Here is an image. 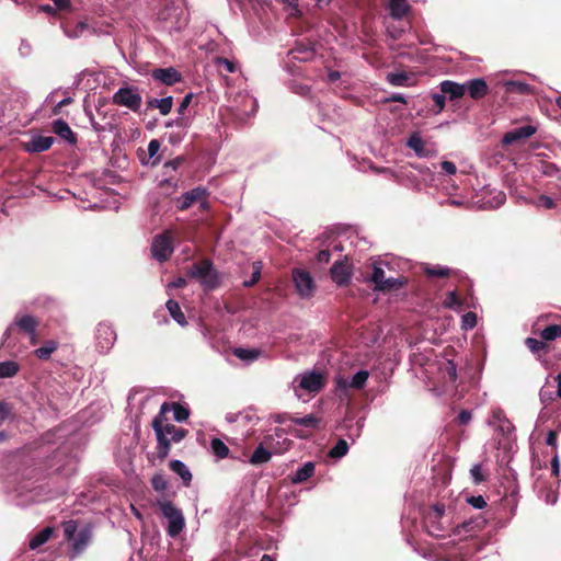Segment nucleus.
I'll return each mask as SVG.
<instances>
[{
  "label": "nucleus",
  "mask_w": 561,
  "mask_h": 561,
  "mask_svg": "<svg viewBox=\"0 0 561 561\" xmlns=\"http://www.w3.org/2000/svg\"><path fill=\"white\" fill-rule=\"evenodd\" d=\"M348 451V444L345 439H339L337 443L331 450L329 451V456L331 458H341L345 456Z\"/></svg>",
  "instance_id": "45"
},
{
  "label": "nucleus",
  "mask_w": 561,
  "mask_h": 561,
  "mask_svg": "<svg viewBox=\"0 0 561 561\" xmlns=\"http://www.w3.org/2000/svg\"><path fill=\"white\" fill-rule=\"evenodd\" d=\"M408 147H410L411 149H413L419 156L422 153V151L424 150V141L422 140V138L416 135V134H413L409 139H408Z\"/></svg>",
  "instance_id": "48"
},
{
  "label": "nucleus",
  "mask_w": 561,
  "mask_h": 561,
  "mask_svg": "<svg viewBox=\"0 0 561 561\" xmlns=\"http://www.w3.org/2000/svg\"><path fill=\"white\" fill-rule=\"evenodd\" d=\"M368 377L369 373L362 369L352 377L351 381L343 377L336 378V387L340 390H347L348 388L362 390L366 386Z\"/></svg>",
  "instance_id": "13"
},
{
  "label": "nucleus",
  "mask_w": 561,
  "mask_h": 561,
  "mask_svg": "<svg viewBox=\"0 0 561 561\" xmlns=\"http://www.w3.org/2000/svg\"><path fill=\"white\" fill-rule=\"evenodd\" d=\"M55 139L51 136H33L27 142L23 144V148L30 153H39L47 151L53 146Z\"/></svg>",
  "instance_id": "14"
},
{
  "label": "nucleus",
  "mask_w": 561,
  "mask_h": 561,
  "mask_svg": "<svg viewBox=\"0 0 561 561\" xmlns=\"http://www.w3.org/2000/svg\"><path fill=\"white\" fill-rule=\"evenodd\" d=\"M477 325V314L468 311L462 316V328L466 330L473 329Z\"/></svg>",
  "instance_id": "49"
},
{
  "label": "nucleus",
  "mask_w": 561,
  "mask_h": 561,
  "mask_svg": "<svg viewBox=\"0 0 561 561\" xmlns=\"http://www.w3.org/2000/svg\"><path fill=\"white\" fill-rule=\"evenodd\" d=\"M387 79L392 85L398 87V85H403L405 83V81L408 80V76L404 72L389 73L387 76Z\"/></svg>",
  "instance_id": "51"
},
{
  "label": "nucleus",
  "mask_w": 561,
  "mask_h": 561,
  "mask_svg": "<svg viewBox=\"0 0 561 561\" xmlns=\"http://www.w3.org/2000/svg\"><path fill=\"white\" fill-rule=\"evenodd\" d=\"M191 100H192V94H191V93H190V94H186V95L183 98V100H182V102H181V104H180V106H179V108H178L179 114H183V113H184V111H185V110L187 108V106L190 105Z\"/></svg>",
  "instance_id": "64"
},
{
  "label": "nucleus",
  "mask_w": 561,
  "mask_h": 561,
  "mask_svg": "<svg viewBox=\"0 0 561 561\" xmlns=\"http://www.w3.org/2000/svg\"><path fill=\"white\" fill-rule=\"evenodd\" d=\"M233 354L242 360H255L260 356V351L256 348H234Z\"/></svg>",
  "instance_id": "43"
},
{
  "label": "nucleus",
  "mask_w": 561,
  "mask_h": 561,
  "mask_svg": "<svg viewBox=\"0 0 561 561\" xmlns=\"http://www.w3.org/2000/svg\"><path fill=\"white\" fill-rule=\"evenodd\" d=\"M536 131H537V128L533 125H524V126L514 128L504 134V136L502 138V145L507 147L513 144L524 141V140L530 138Z\"/></svg>",
  "instance_id": "10"
},
{
  "label": "nucleus",
  "mask_w": 561,
  "mask_h": 561,
  "mask_svg": "<svg viewBox=\"0 0 561 561\" xmlns=\"http://www.w3.org/2000/svg\"><path fill=\"white\" fill-rule=\"evenodd\" d=\"M467 502L474 508L482 510L486 506V501L482 495H472L467 499Z\"/></svg>",
  "instance_id": "56"
},
{
  "label": "nucleus",
  "mask_w": 561,
  "mask_h": 561,
  "mask_svg": "<svg viewBox=\"0 0 561 561\" xmlns=\"http://www.w3.org/2000/svg\"><path fill=\"white\" fill-rule=\"evenodd\" d=\"M440 168L447 174H455L456 171H457V168H456L455 163L451 162V161H443L440 163Z\"/></svg>",
  "instance_id": "62"
},
{
  "label": "nucleus",
  "mask_w": 561,
  "mask_h": 561,
  "mask_svg": "<svg viewBox=\"0 0 561 561\" xmlns=\"http://www.w3.org/2000/svg\"><path fill=\"white\" fill-rule=\"evenodd\" d=\"M445 514V505L440 503H436L432 506L431 511L427 513L425 520L433 522L434 519H440Z\"/></svg>",
  "instance_id": "46"
},
{
  "label": "nucleus",
  "mask_w": 561,
  "mask_h": 561,
  "mask_svg": "<svg viewBox=\"0 0 561 561\" xmlns=\"http://www.w3.org/2000/svg\"><path fill=\"white\" fill-rule=\"evenodd\" d=\"M289 56L298 61L311 60L314 56V49L304 43H298L293 49L289 50Z\"/></svg>",
  "instance_id": "19"
},
{
  "label": "nucleus",
  "mask_w": 561,
  "mask_h": 561,
  "mask_svg": "<svg viewBox=\"0 0 561 561\" xmlns=\"http://www.w3.org/2000/svg\"><path fill=\"white\" fill-rule=\"evenodd\" d=\"M217 65L219 67H224L225 70L229 73H233L236 71V65L233 61L227 59V58H224V57H219L217 59Z\"/></svg>",
  "instance_id": "58"
},
{
  "label": "nucleus",
  "mask_w": 561,
  "mask_h": 561,
  "mask_svg": "<svg viewBox=\"0 0 561 561\" xmlns=\"http://www.w3.org/2000/svg\"><path fill=\"white\" fill-rule=\"evenodd\" d=\"M186 275L190 278L197 279L206 290H214L220 284V274L209 259H203L193 263L187 270Z\"/></svg>",
  "instance_id": "2"
},
{
  "label": "nucleus",
  "mask_w": 561,
  "mask_h": 561,
  "mask_svg": "<svg viewBox=\"0 0 561 561\" xmlns=\"http://www.w3.org/2000/svg\"><path fill=\"white\" fill-rule=\"evenodd\" d=\"M59 343L55 340H47L44 344L34 351V355L42 360H48L51 354L57 351Z\"/></svg>",
  "instance_id": "26"
},
{
  "label": "nucleus",
  "mask_w": 561,
  "mask_h": 561,
  "mask_svg": "<svg viewBox=\"0 0 561 561\" xmlns=\"http://www.w3.org/2000/svg\"><path fill=\"white\" fill-rule=\"evenodd\" d=\"M62 526H64V534H65L66 540L71 541L78 534L77 533V529H78L77 522L70 519L68 522H65L62 524Z\"/></svg>",
  "instance_id": "47"
},
{
  "label": "nucleus",
  "mask_w": 561,
  "mask_h": 561,
  "mask_svg": "<svg viewBox=\"0 0 561 561\" xmlns=\"http://www.w3.org/2000/svg\"><path fill=\"white\" fill-rule=\"evenodd\" d=\"M173 106V98L167 96L163 99H156L151 98L147 101V107L148 108H158L160 111V114L165 116L168 115Z\"/></svg>",
  "instance_id": "22"
},
{
  "label": "nucleus",
  "mask_w": 561,
  "mask_h": 561,
  "mask_svg": "<svg viewBox=\"0 0 561 561\" xmlns=\"http://www.w3.org/2000/svg\"><path fill=\"white\" fill-rule=\"evenodd\" d=\"M168 413L169 402L165 401L161 404L159 413L154 416L151 423L157 438L156 455L160 461H163L169 456V443L163 434L164 427H167V424H170L168 422Z\"/></svg>",
  "instance_id": "3"
},
{
  "label": "nucleus",
  "mask_w": 561,
  "mask_h": 561,
  "mask_svg": "<svg viewBox=\"0 0 561 561\" xmlns=\"http://www.w3.org/2000/svg\"><path fill=\"white\" fill-rule=\"evenodd\" d=\"M163 434L167 437V440L169 443V450H170L171 444L172 443L176 444V443H180L181 440H183L187 436L188 431L183 427H178L173 424H167V427H164V430H163Z\"/></svg>",
  "instance_id": "21"
},
{
  "label": "nucleus",
  "mask_w": 561,
  "mask_h": 561,
  "mask_svg": "<svg viewBox=\"0 0 561 561\" xmlns=\"http://www.w3.org/2000/svg\"><path fill=\"white\" fill-rule=\"evenodd\" d=\"M151 77L165 85H173L174 83L181 81V73L172 67L157 68L152 70Z\"/></svg>",
  "instance_id": "16"
},
{
  "label": "nucleus",
  "mask_w": 561,
  "mask_h": 561,
  "mask_svg": "<svg viewBox=\"0 0 561 561\" xmlns=\"http://www.w3.org/2000/svg\"><path fill=\"white\" fill-rule=\"evenodd\" d=\"M485 523L486 520L480 517L466 520L456 527V534H461V531L468 534L479 531L484 527Z\"/></svg>",
  "instance_id": "27"
},
{
  "label": "nucleus",
  "mask_w": 561,
  "mask_h": 561,
  "mask_svg": "<svg viewBox=\"0 0 561 561\" xmlns=\"http://www.w3.org/2000/svg\"><path fill=\"white\" fill-rule=\"evenodd\" d=\"M383 265L388 266L389 264L381 261H374L366 266L367 270L371 271L366 279L375 284V290L388 293L398 290L407 285L408 280L405 277H387Z\"/></svg>",
  "instance_id": "1"
},
{
  "label": "nucleus",
  "mask_w": 561,
  "mask_h": 561,
  "mask_svg": "<svg viewBox=\"0 0 561 561\" xmlns=\"http://www.w3.org/2000/svg\"><path fill=\"white\" fill-rule=\"evenodd\" d=\"M425 523H426L427 531L430 535L436 536V537L442 536L439 533L443 531V527L439 524V519L433 518V522L425 520Z\"/></svg>",
  "instance_id": "52"
},
{
  "label": "nucleus",
  "mask_w": 561,
  "mask_h": 561,
  "mask_svg": "<svg viewBox=\"0 0 561 561\" xmlns=\"http://www.w3.org/2000/svg\"><path fill=\"white\" fill-rule=\"evenodd\" d=\"M293 278L297 293L302 298H308L313 295L314 282L309 272L305 270H295Z\"/></svg>",
  "instance_id": "7"
},
{
  "label": "nucleus",
  "mask_w": 561,
  "mask_h": 561,
  "mask_svg": "<svg viewBox=\"0 0 561 561\" xmlns=\"http://www.w3.org/2000/svg\"><path fill=\"white\" fill-rule=\"evenodd\" d=\"M290 422L296 424V425H299V426H304V427H307V428H311V430H316L319 427V424L321 422V420L313 415V414H308L304 417H289Z\"/></svg>",
  "instance_id": "35"
},
{
  "label": "nucleus",
  "mask_w": 561,
  "mask_h": 561,
  "mask_svg": "<svg viewBox=\"0 0 561 561\" xmlns=\"http://www.w3.org/2000/svg\"><path fill=\"white\" fill-rule=\"evenodd\" d=\"M208 192L205 187L198 186L188 192H185L178 198L176 207L179 210L188 209L194 203L207 198Z\"/></svg>",
  "instance_id": "11"
},
{
  "label": "nucleus",
  "mask_w": 561,
  "mask_h": 561,
  "mask_svg": "<svg viewBox=\"0 0 561 561\" xmlns=\"http://www.w3.org/2000/svg\"><path fill=\"white\" fill-rule=\"evenodd\" d=\"M424 273L428 277H438V278H445L449 277L451 275V270L448 267H444L440 265L430 266L426 265L423 268Z\"/></svg>",
  "instance_id": "40"
},
{
  "label": "nucleus",
  "mask_w": 561,
  "mask_h": 561,
  "mask_svg": "<svg viewBox=\"0 0 561 561\" xmlns=\"http://www.w3.org/2000/svg\"><path fill=\"white\" fill-rule=\"evenodd\" d=\"M324 383V376L321 373L308 371L301 376L299 387L309 392H319Z\"/></svg>",
  "instance_id": "12"
},
{
  "label": "nucleus",
  "mask_w": 561,
  "mask_h": 561,
  "mask_svg": "<svg viewBox=\"0 0 561 561\" xmlns=\"http://www.w3.org/2000/svg\"><path fill=\"white\" fill-rule=\"evenodd\" d=\"M173 411V417L176 422H185L190 417L188 408L179 402H169V412Z\"/></svg>",
  "instance_id": "36"
},
{
  "label": "nucleus",
  "mask_w": 561,
  "mask_h": 561,
  "mask_svg": "<svg viewBox=\"0 0 561 561\" xmlns=\"http://www.w3.org/2000/svg\"><path fill=\"white\" fill-rule=\"evenodd\" d=\"M15 324L19 327L21 331L28 334H34L38 325V321L33 316L26 314L16 319Z\"/></svg>",
  "instance_id": "32"
},
{
  "label": "nucleus",
  "mask_w": 561,
  "mask_h": 561,
  "mask_svg": "<svg viewBox=\"0 0 561 561\" xmlns=\"http://www.w3.org/2000/svg\"><path fill=\"white\" fill-rule=\"evenodd\" d=\"M167 309L170 313V316L180 324L185 325L187 324L186 318L184 313L181 310V307L178 301L170 299L165 304Z\"/></svg>",
  "instance_id": "34"
},
{
  "label": "nucleus",
  "mask_w": 561,
  "mask_h": 561,
  "mask_svg": "<svg viewBox=\"0 0 561 561\" xmlns=\"http://www.w3.org/2000/svg\"><path fill=\"white\" fill-rule=\"evenodd\" d=\"M390 14L396 20H401L410 10L407 0H390L389 2Z\"/></svg>",
  "instance_id": "29"
},
{
  "label": "nucleus",
  "mask_w": 561,
  "mask_h": 561,
  "mask_svg": "<svg viewBox=\"0 0 561 561\" xmlns=\"http://www.w3.org/2000/svg\"><path fill=\"white\" fill-rule=\"evenodd\" d=\"M330 275L337 286H347L352 276V266L347 259L334 262L330 268Z\"/></svg>",
  "instance_id": "9"
},
{
  "label": "nucleus",
  "mask_w": 561,
  "mask_h": 561,
  "mask_svg": "<svg viewBox=\"0 0 561 561\" xmlns=\"http://www.w3.org/2000/svg\"><path fill=\"white\" fill-rule=\"evenodd\" d=\"M53 131L70 145L77 144V135L72 131L67 122L59 118L53 122Z\"/></svg>",
  "instance_id": "18"
},
{
  "label": "nucleus",
  "mask_w": 561,
  "mask_h": 561,
  "mask_svg": "<svg viewBox=\"0 0 561 561\" xmlns=\"http://www.w3.org/2000/svg\"><path fill=\"white\" fill-rule=\"evenodd\" d=\"M185 162L183 156H179L173 160L167 161L162 167V174L165 176L161 182V187H171L175 190L178 187V179L174 173L178 172L179 168Z\"/></svg>",
  "instance_id": "8"
},
{
  "label": "nucleus",
  "mask_w": 561,
  "mask_h": 561,
  "mask_svg": "<svg viewBox=\"0 0 561 561\" xmlns=\"http://www.w3.org/2000/svg\"><path fill=\"white\" fill-rule=\"evenodd\" d=\"M15 419V412L14 407L12 403L1 400L0 401V425H2L5 421L14 420Z\"/></svg>",
  "instance_id": "41"
},
{
  "label": "nucleus",
  "mask_w": 561,
  "mask_h": 561,
  "mask_svg": "<svg viewBox=\"0 0 561 561\" xmlns=\"http://www.w3.org/2000/svg\"><path fill=\"white\" fill-rule=\"evenodd\" d=\"M92 538V531L89 528L80 529L77 536L71 540L72 541V552L71 558H75L81 554L88 545L90 543Z\"/></svg>",
  "instance_id": "17"
},
{
  "label": "nucleus",
  "mask_w": 561,
  "mask_h": 561,
  "mask_svg": "<svg viewBox=\"0 0 561 561\" xmlns=\"http://www.w3.org/2000/svg\"><path fill=\"white\" fill-rule=\"evenodd\" d=\"M53 534H54L53 527H45L44 529H42L41 531H38L31 538V540L28 542L30 549L35 550V549L39 548L41 546L46 543L51 538Z\"/></svg>",
  "instance_id": "24"
},
{
  "label": "nucleus",
  "mask_w": 561,
  "mask_h": 561,
  "mask_svg": "<svg viewBox=\"0 0 561 561\" xmlns=\"http://www.w3.org/2000/svg\"><path fill=\"white\" fill-rule=\"evenodd\" d=\"M537 204L546 209H553L557 206L556 202L550 196L543 194L538 197Z\"/></svg>",
  "instance_id": "57"
},
{
  "label": "nucleus",
  "mask_w": 561,
  "mask_h": 561,
  "mask_svg": "<svg viewBox=\"0 0 561 561\" xmlns=\"http://www.w3.org/2000/svg\"><path fill=\"white\" fill-rule=\"evenodd\" d=\"M160 150V141L158 139H151L148 145V160H142L145 164H151V167H156L160 163V157H156L158 151Z\"/></svg>",
  "instance_id": "37"
},
{
  "label": "nucleus",
  "mask_w": 561,
  "mask_h": 561,
  "mask_svg": "<svg viewBox=\"0 0 561 561\" xmlns=\"http://www.w3.org/2000/svg\"><path fill=\"white\" fill-rule=\"evenodd\" d=\"M210 449L211 453L219 459H224L229 455V447L220 438L217 437H214L210 440Z\"/></svg>",
  "instance_id": "38"
},
{
  "label": "nucleus",
  "mask_w": 561,
  "mask_h": 561,
  "mask_svg": "<svg viewBox=\"0 0 561 561\" xmlns=\"http://www.w3.org/2000/svg\"><path fill=\"white\" fill-rule=\"evenodd\" d=\"M151 484L156 491H164L168 488V482L161 474H156L151 480Z\"/></svg>",
  "instance_id": "54"
},
{
  "label": "nucleus",
  "mask_w": 561,
  "mask_h": 561,
  "mask_svg": "<svg viewBox=\"0 0 561 561\" xmlns=\"http://www.w3.org/2000/svg\"><path fill=\"white\" fill-rule=\"evenodd\" d=\"M169 467L173 472H175L176 474H179L182 478L183 483L186 486L190 485V483L192 481V473L181 460H172L170 462Z\"/></svg>",
  "instance_id": "31"
},
{
  "label": "nucleus",
  "mask_w": 561,
  "mask_h": 561,
  "mask_svg": "<svg viewBox=\"0 0 561 561\" xmlns=\"http://www.w3.org/2000/svg\"><path fill=\"white\" fill-rule=\"evenodd\" d=\"M162 515L168 519L167 533L170 537H178L185 526V519L180 508H178L171 501H158Z\"/></svg>",
  "instance_id": "4"
},
{
  "label": "nucleus",
  "mask_w": 561,
  "mask_h": 561,
  "mask_svg": "<svg viewBox=\"0 0 561 561\" xmlns=\"http://www.w3.org/2000/svg\"><path fill=\"white\" fill-rule=\"evenodd\" d=\"M330 259H331V253L329 250H321L318 254H317V261L319 263H323V264H327L330 262Z\"/></svg>",
  "instance_id": "63"
},
{
  "label": "nucleus",
  "mask_w": 561,
  "mask_h": 561,
  "mask_svg": "<svg viewBox=\"0 0 561 561\" xmlns=\"http://www.w3.org/2000/svg\"><path fill=\"white\" fill-rule=\"evenodd\" d=\"M116 339V334L114 330L104 323H100L96 328V340H98V346L100 347L101 352L107 351L112 347L114 344V341Z\"/></svg>",
  "instance_id": "15"
},
{
  "label": "nucleus",
  "mask_w": 561,
  "mask_h": 561,
  "mask_svg": "<svg viewBox=\"0 0 561 561\" xmlns=\"http://www.w3.org/2000/svg\"><path fill=\"white\" fill-rule=\"evenodd\" d=\"M20 370V366L16 362L5 360L0 363V379L11 378L15 376Z\"/></svg>",
  "instance_id": "39"
},
{
  "label": "nucleus",
  "mask_w": 561,
  "mask_h": 561,
  "mask_svg": "<svg viewBox=\"0 0 561 561\" xmlns=\"http://www.w3.org/2000/svg\"><path fill=\"white\" fill-rule=\"evenodd\" d=\"M472 419L471 412L468 410H461L457 416V421L461 425H467Z\"/></svg>",
  "instance_id": "61"
},
{
  "label": "nucleus",
  "mask_w": 561,
  "mask_h": 561,
  "mask_svg": "<svg viewBox=\"0 0 561 561\" xmlns=\"http://www.w3.org/2000/svg\"><path fill=\"white\" fill-rule=\"evenodd\" d=\"M152 256L159 262L168 261L173 253L172 233L164 231L154 237L151 245Z\"/></svg>",
  "instance_id": "6"
},
{
  "label": "nucleus",
  "mask_w": 561,
  "mask_h": 561,
  "mask_svg": "<svg viewBox=\"0 0 561 561\" xmlns=\"http://www.w3.org/2000/svg\"><path fill=\"white\" fill-rule=\"evenodd\" d=\"M314 473V463L311 461L306 462L301 468H299L295 474L291 477V481L294 483H302L311 478Z\"/></svg>",
  "instance_id": "30"
},
{
  "label": "nucleus",
  "mask_w": 561,
  "mask_h": 561,
  "mask_svg": "<svg viewBox=\"0 0 561 561\" xmlns=\"http://www.w3.org/2000/svg\"><path fill=\"white\" fill-rule=\"evenodd\" d=\"M556 397H557L556 392H553V391H550L546 388H542L540 390V400L545 404L551 403L556 399Z\"/></svg>",
  "instance_id": "59"
},
{
  "label": "nucleus",
  "mask_w": 561,
  "mask_h": 561,
  "mask_svg": "<svg viewBox=\"0 0 561 561\" xmlns=\"http://www.w3.org/2000/svg\"><path fill=\"white\" fill-rule=\"evenodd\" d=\"M439 87L440 92H443L445 96L448 95L450 100L459 99L463 96L466 92L465 85L449 80L443 81Z\"/></svg>",
  "instance_id": "20"
},
{
  "label": "nucleus",
  "mask_w": 561,
  "mask_h": 561,
  "mask_svg": "<svg viewBox=\"0 0 561 561\" xmlns=\"http://www.w3.org/2000/svg\"><path fill=\"white\" fill-rule=\"evenodd\" d=\"M461 301L456 291H449L444 300V306L446 308L453 309L455 307H459Z\"/></svg>",
  "instance_id": "50"
},
{
  "label": "nucleus",
  "mask_w": 561,
  "mask_h": 561,
  "mask_svg": "<svg viewBox=\"0 0 561 561\" xmlns=\"http://www.w3.org/2000/svg\"><path fill=\"white\" fill-rule=\"evenodd\" d=\"M263 263L261 261H255L252 263V275L249 280L243 282L244 287L254 286L260 279L262 275Z\"/></svg>",
  "instance_id": "44"
},
{
  "label": "nucleus",
  "mask_w": 561,
  "mask_h": 561,
  "mask_svg": "<svg viewBox=\"0 0 561 561\" xmlns=\"http://www.w3.org/2000/svg\"><path fill=\"white\" fill-rule=\"evenodd\" d=\"M534 333L539 334L540 339H542L546 343L551 342L561 336V325L551 324L539 332L534 330Z\"/></svg>",
  "instance_id": "33"
},
{
  "label": "nucleus",
  "mask_w": 561,
  "mask_h": 561,
  "mask_svg": "<svg viewBox=\"0 0 561 561\" xmlns=\"http://www.w3.org/2000/svg\"><path fill=\"white\" fill-rule=\"evenodd\" d=\"M506 92L508 93H518V94H528L531 91V88L528 83L520 81H508L505 83Z\"/></svg>",
  "instance_id": "42"
},
{
  "label": "nucleus",
  "mask_w": 561,
  "mask_h": 561,
  "mask_svg": "<svg viewBox=\"0 0 561 561\" xmlns=\"http://www.w3.org/2000/svg\"><path fill=\"white\" fill-rule=\"evenodd\" d=\"M470 473H471V477H472L473 482L476 484H479V483L485 481V476L482 473V469H481L480 465H474L470 469Z\"/></svg>",
  "instance_id": "55"
},
{
  "label": "nucleus",
  "mask_w": 561,
  "mask_h": 561,
  "mask_svg": "<svg viewBox=\"0 0 561 561\" xmlns=\"http://www.w3.org/2000/svg\"><path fill=\"white\" fill-rule=\"evenodd\" d=\"M112 101L115 105L124 106L138 113L141 107L142 98L138 87L124 85L113 94Z\"/></svg>",
  "instance_id": "5"
},
{
  "label": "nucleus",
  "mask_w": 561,
  "mask_h": 561,
  "mask_svg": "<svg viewBox=\"0 0 561 561\" xmlns=\"http://www.w3.org/2000/svg\"><path fill=\"white\" fill-rule=\"evenodd\" d=\"M388 34L391 38L393 39H399L401 38V36L403 35V33L405 32V30L403 27H399V26H388Z\"/></svg>",
  "instance_id": "60"
},
{
  "label": "nucleus",
  "mask_w": 561,
  "mask_h": 561,
  "mask_svg": "<svg viewBox=\"0 0 561 561\" xmlns=\"http://www.w3.org/2000/svg\"><path fill=\"white\" fill-rule=\"evenodd\" d=\"M467 88L469 95L474 100L483 98L489 90L488 84L483 79H473L469 81Z\"/></svg>",
  "instance_id": "23"
},
{
  "label": "nucleus",
  "mask_w": 561,
  "mask_h": 561,
  "mask_svg": "<svg viewBox=\"0 0 561 561\" xmlns=\"http://www.w3.org/2000/svg\"><path fill=\"white\" fill-rule=\"evenodd\" d=\"M272 453L261 443L251 455L249 462L253 466H260L271 460Z\"/></svg>",
  "instance_id": "25"
},
{
  "label": "nucleus",
  "mask_w": 561,
  "mask_h": 561,
  "mask_svg": "<svg viewBox=\"0 0 561 561\" xmlns=\"http://www.w3.org/2000/svg\"><path fill=\"white\" fill-rule=\"evenodd\" d=\"M432 100L436 106V111L434 112L435 114H438L440 113L444 107H445V101H446V96L443 94V92L440 93H433L432 94Z\"/></svg>",
  "instance_id": "53"
},
{
  "label": "nucleus",
  "mask_w": 561,
  "mask_h": 561,
  "mask_svg": "<svg viewBox=\"0 0 561 561\" xmlns=\"http://www.w3.org/2000/svg\"><path fill=\"white\" fill-rule=\"evenodd\" d=\"M525 345L531 353L536 354L538 358L546 355L549 350L548 344L542 339L537 340L535 337H527L525 340Z\"/></svg>",
  "instance_id": "28"
}]
</instances>
